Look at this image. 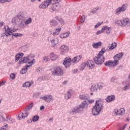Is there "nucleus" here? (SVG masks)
<instances>
[{
  "mask_svg": "<svg viewBox=\"0 0 130 130\" xmlns=\"http://www.w3.org/2000/svg\"><path fill=\"white\" fill-rule=\"evenodd\" d=\"M86 108H88V103L86 101H84L80 105L71 110L70 112V114L74 115V114H77V113H81Z\"/></svg>",
  "mask_w": 130,
  "mask_h": 130,
  "instance_id": "1",
  "label": "nucleus"
},
{
  "mask_svg": "<svg viewBox=\"0 0 130 130\" xmlns=\"http://www.w3.org/2000/svg\"><path fill=\"white\" fill-rule=\"evenodd\" d=\"M105 52H106V50L105 48H103L98 53L97 56L93 57V61L96 64H103L105 60V58L104 57L103 54L105 53Z\"/></svg>",
  "mask_w": 130,
  "mask_h": 130,
  "instance_id": "2",
  "label": "nucleus"
},
{
  "mask_svg": "<svg viewBox=\"0 0 130 130\" xmlns=\"http://www.w3.org/2000/svg\"><path fill=\"white\" fill-rule=\"evenodd\" d=\"M81 58L82 56L81 55L74 57L72 59L71 58L66 57L64 59L63 64L65 68H66V69H68V68H70V67H71V61L73 63H77V62H79V61L81 60Z\"/></svg>",
  "mask_w": 130,
  "mask_h": 130,
  "instance_id": "3",
  "label": "nucleus"
},
{
  "mask_svg": "<svg viewBox=\"0 0 130 130\" xmlns=\"http://www.w3.org/2000/svg\"><path fill=\"white\" fill-rule=\"evenodd\" d=\"M99 102H100V101L97 100L95 102V106L92 108V113L94 116L100 114L101 110L103 109V104Z\"/></svg>",
  "mask_w": 130,
  "mask_h": 130,
  "instance_id": "4",
  "label": "nucleus"
},
{
  "mask_svg": "<svg viewBox=\"0 0 130 130\" xmlns=\"http://www.w3.org/2000/svg\"><path fill=\"white\" fill-rule=\"evenodd\" d=\"M24 21L25 17L21 15H19L12 19V23L13 24H19L20 28H25V24H24Z\"/></svg>",
  "mask_w": 130,
  "mask_h": 130,
  "instance_id": "5",
  "label": "nucleus"
},
{
  "mask_svg": "<svg viewBox=\"0 0 130 130\" xmlns=\"http://www.w3.org/2000/svg\"><path fill=\"white\" fill-rule=\"evenodd\" d=\"M52 73L54 76H62L63 75L62 69L59 67L54 68Z\"/></svg>",
  "mask_w": 130,
  "mask_h": 130,
  "instance_id": "6",
  "label": "nucleus"
},
{
  "mask_svg": "<svg viewBox=\"0 0 130 130\" xmlns=\"http://www.w3.org/2000/svg\"><path fill=\"white\" fill-rule=\"evenodd\" d=\"M126 9H127V4H124L116 9L115 14V15H120L121 13L125 12Z\"/></svg>",
  "mask_w": 130,
  "mask_h": 130,
  "instance_id": "7",
  "label": "nucleus"
},
{
  "mask_svg": "<svg viewBox=\"0 0 130 130\" xmlns=\"http://www.w3.org/2000/svg\"><path fill=\"white\" fill-rule=\"evenodd\" d=\"M51 4V0H46L45 1L42 2L41 4L39 5V8L43 9H47Z\"/></svg>",
  "mask_w": 130,
  "mask_h": 130,
  "instance_id": "8",
  "label": "nucleus"
},
{
  "mask_svg": "<svg viewBox=\"0 0 130 130\" xmlns=\"http://www.w3.org/2000/svg\"><path fill=\"white\" fill-rule=\"evenodd\" d=\"M4 29L5 30V36H7V37H8V36H12V37H13V32H16L17 30L16 29H10V28L9 27V26H6L4 27Z\"/></svg>",
  "mask_w": 130,
  "mask_h": 130,
  "instance_id": "9",
  "label": "nucleus"
},
{
  "mask_svg": "<svg viewBox=\"0 0 130 130\" xmlns=\"http://www.w3.org/2000/svg\"><path fill=\"white\" fill-rule=\"evenodd\" d=\"M104 64L106 67H109L110 68H112V67H115V66L118 64V60H115L114 61H107L104 62Z\"/></svg>",
  "mask_w": 130,
  "mask_h": 130,
  "instance_id": "10",
  "label": "nucleus"
},
{
  "mask_svg": "<svg viewBox=\"0 0 130 130\" xmlns=\"http://www.w3.org/2000/svg\"><path fill=\"white\" fill-rule=\"evenodd\" d=\"M40 99H42V100H44V101H46V102H47V103H50L51 101L53 100V98L51 94H49L44 95L43 96L41 97Z\"/></svg>",
  "mask_w": 130,
  "mask_h": 130,
  "instance_id": "11",
  "label": "nucleus"
},
{
  "mask_svg": "<svg viewBox=\"0 0 130 130\" xmlns=\"http://www.w3.org/2000/svg\"><path fill=\"white\" fill-rule=\"evenodd\" d=\"M51 9L52 12L58 11L59 9H60V4H59V3L52 4Z\"/></svg>",
  "mask_w": 130,
  "mask_h": 130,
  "instance_id": "12",
  "label": "nucleus"
},
{
  "mask_svg": "<svg viewBox=\"0 0 130 130\" xmlns=\"http://www.w3.org/2000/svg\"><path fill=\"white\" fill-rule=\"evenodd\" d=\"M85 65L86 66L87 68H88V69L90 70L95 68V63L92 60H88L85 62Z\"/></svg>",
  "mask_w": 130,
  "mask_h": 130,
  "instance_id": "13",
  "label": "nucleus"
},
{
  "mask_svg": "<svg viewBox=\"0 0 130 130\" xmlns=\"http://www.w3.org/2000/svg\"><path fill=\"white\" fill-rule=\"evenodd\" d=\"M27 57L28 59V61L31 60L30 61L28 62V63H29V64L30 63H35V60L34 59V55L30 54L29 55H28Z\"/></svg>",
  "mask_w": 130,
  "mask_h": 130,
  "instance_id": "14",
  "label": "nucleus"
},
{
  "mask_svg": "<svg viewBox=\"0 0 130 130\" xmlns=\"http://www.w3.org/2000/svg\"><path fill=\"white\" fill-rule=\"evenodd\" d=\"M114 100H115V96L114 95H109L106 99V101L108 103H110V102H112V101H114Z\"/></svg>",
  "mask_w": 130,
  "mask_h": 130,
  "instance_id": "15",
  "label": "nucleus"
},
{
  "mask_svg": "<svg viewBox=\"0 0 130 130\" xmlns=\"http://www.w3.org/2000/svg\"><path fill=\"white\" fill-rule=\"evenodd\" d=\"M122 20V27H125L126 25L130 24L129 19L128 18H123Z\"/></svg>",
  "mask_w": 130,
  "mask_h": 130,
  "instance_id": "16",
  "label": "nucleus"
},
{
  "mask_svg": "<svg viewBox=\"0 0 130 130\" xmlns=\"http://www.w3.org/2000/svg\"><path fill=\"white\" fill-rule=\"evenodd\" d=\"M29 67H32V64L30 65H26L23 68H22L20 71V74L22 75H24V74H26L27 73V70H28V68Z\"/></svg>",
  "mask_w": 130,
  "mask_h": 130,
  "instance_id": "17",
  "label": "nucleus"
},
{
  "mask_svg": "<svg viewBox=\"0 0 130 130\" xmlns=\"http://www.w3.org/2000/svg\"><path fill=\"white\" fill-rule=\"evenodd\" d=\"M49 24L51 27H56L58 25V22L54 19H52L50 20Z\"/></svg>",
  "mask_w": 130,
  "mask_h": 130,
  "instance_id": "18",
  "label": "nucleus"
},
{
  "mask_svg": "<svg viewBox=\"0 0 130 130\" xmlns=\"http://www.w3.org/2000/svg\"><path fill=\"white\" fill-rule=\"evenodd\" d=\"M29 61L27 57L22 58L21 60H20L18 62V64H22L23 63H26Z\"/></svg>",
  "mask_w": 130,
  "mask_h": 130,
  "instance_id": "19",
  "label": "nucleus"
},
{
  "mask_svg": "<svg viewBox=\"0 0 130 130\" xmlns=\"http://www.w3.org/2000/svg\"><path fill=\"white\" fill-rule=\"evenodd\" d=\"M72 97V90H69L65 94L64 98L65 99H70Z\"/></svg>",
  "mask_w": 130,
  "mask_h": 130,
  "instance_id": "20",
  "label": "nucleus"
},
{
  "mask_svg": "<svg viewBox=\"0 0 130 130\" xmlns=\"http://www.w3.org/2000/svg\"><path fill=\"white\" fill-rule=\"evenodd\" d=\"M22 56H24V53H19L17 54L15 56V61H18V60L22 58Z\"/></svg>",
  "mask_w": 130,
  "mask_h": 130,
  "instance_id": "21",
  "label": "nucleus"
},
{
  "mask_svg": "<svg viewBox=\"0 0 130 130\" xmlns=\"http://www.w3.org/2000/svg\"><path fill=\"white\" fill-rule=\"evenodd\" d=\"M123 56V54L122 53L117 54L116 55L114 56V59H115V60H118H118L120 58H121V57H122Z\"/></svg>",
  "mask_w": 130,
  "mask_h": 130,
  "instance_id": "22",
  "label": "nucleus"
},
{
  "mask_svg": "<svg viewBox=\"0 0 130 130\" xmlns=\"http://www.w3.org/2000/svg\"><path fill=\"white\" fill-rule=\"evenodd\" d=\"M102 45V43L101 42H99L98 43H93L92 45V46L93 48H98L99 46H101Z\"/></svg>",
  "mask_w": 130,
  "mask_h": 130,
  "instance_id": "23",
  "label": "nucleus"
},
{
  "mask_svg": "<svg viewBox=\"0 0 130 130\" xmlns=\"http://www.w3.org/2000/svg\"><path fill=\"white\" fill-rule=\"evenodd\" d=\"M88 97L87 94H80L79 95V99L81 100H88Z\"/></svg>",
  "mask_w": 130,
  "mask_h": 130,
  "instance_id": "24",
  "label": "nucleus"
},
{
  "mask_svg": "<svg viewBox=\"0 0 130 130\" xmlns=\"http://www.w3.org/2000/svg\"><path fill=\"white\" fill-rule=\"evenodd\" d=\"M98 86L95 84H93L91 86L90 88V91L91 92H95L97 91Z\"/></svg>",
  "mask_w": 130,
  "mask_h": 130,
  "instance_id": "25",
  "label": "nucleus"
},
{
  "mask_svg": "<svg viewBox=\"0 0 130 130\" xmlns=\"http://www.w3.org/2000/svg\"><path fill=\"white\" fill-rule=\"evenodd\" d=\"M51 42L52 44H54V45H53V47H55L56 44H58V39H52L51 40Z\"/></svg>",
  "mask_w": 130,
  "mask_h": 130,
  "instance_id": "26",
  "label": "nucleus"
},
{
  "mask_svg": "<svg viewBox=\"0 0 130 130\" xmlns=\"http://www.w3.org/2000/svg\"><path fill=\"white\" fill-rule=\"evenodd\" d=\"M32 84H33V82L32 83L30 82H26L22 85V87H23L24 88H25V87H30L31 85H32Z\"/></svg>",
  "mask_w": 130,
  "mask_h": 130,
  "instance_id": "27",
  "label": "nucleus"
},
{
  "mask_svg": "<svg viewBox=\"0 0 130 130\" xmlns=\"http://www.w3.org/2000/svg\"><path fill=\"white\" fill-rule=\"evenodd\" d=\"M116 46H117V44H116V43H115V42L112 43L111 44V45L109 47V49L110 50H112V49H114V48H115V47H116Z\"/></svg>",
  "mask_w": 130,
  "mask_h": 130,
  "instance_id": "28",
  "label": "nucleus"
},
{
  "mask_svg": "<svg viewBox=\"0 0 130 130\" xmlns=\"http://www.w3.org/2000/svg\"><path fill=\"white\" fill-rule=\"evenodd\" d=\"M55 19L62 25L64 24V21L63 20V19H62V18H60L57 16V17H55Z\"/></svg>",
  "mask_w": 130,
  "mask_h": 130,
  "instance_id": "29",
  "label": "nucleus"
},
{
  "mask_svg": "<svg viewBox=\"0 0 130 130\" xmlns=\"http://www.w3.org/2000/svg\"><path fill=\"white\" fill-rule=\"evenodd\" d=\"M39 118L40 117L38 115H36L32 117V120L34 122H36V121H38V120H39Z\"/></svg>",
  "mask_w": 130,
  "mask_h": 130,
  "instance_id": "30",
  "label": "nucleus"
},
{
  "mask_svg": "<svg viewBox=\"0 0 130 130\" xmlns=\"http://www.w3.org/2000/svg\"><path fill=\"white\" fill-rule=\"evenodd\" d=\"M50 56H45L43 57V61L44 62H47V61H49V60H50Z\"/></svg>",
  "mask_w": 130,
  "mask_h": 130,
  "instance_id": "31",
  "label": "nucleus"
},
{
  "mask_svg": "<svg viewBox=\"0 0 130 130\" xmlns=\"http://www.w3.org/2000/svg\"><path fill=\"white\" fill-rule=\"evenodd\" d=\"M31 22H32V19L31 18H29L25 21L24 20V24L25 23V25H28L29 24H30Z\"/></svg>",
  "mask_w": 130,
  "mask_h": 130,
  "instance_id": "32",
  "label": "nucleus"
},
{
  "mask_svg": "<svg viewBox=\"0 0 130 130\" xmlns=\"http://www.w3.org/2000/svg\"><path fill=\"white\" fill-rule=\"evenodd\" d=\"M60 49H63V50H67V51H69V46H66L64 45L61 46Z\"/></svg>",
  "mask_w": 130,
  "mask_h": 130,
  "instance_id": "33",
  "label": "nucleus"
},
{
  "mask_svg": "<svg viewBox=\"0 0 130 130\" xmlns=\"http://www.w3.org/2000/svg\"><path fill=\"white\" fill-rule=\"evenodd\" d=\"M28 115H29V113L28 112H24V113H22L21 117L22 118H25Z\"/></svg>",
  "mask_w": 130,
  "mask_h": 130,
  "instance_id": "34",
  "label": "nucleus"
},
{
  "mask_svg": "<svg viewBox=\"0 0 130 130\" xmlns=\"http://www.w3.org/2000/svg\"><path fill=\"white\" fill-rule=\"evenodd\" d=\"M7 119H6V121H7L8 122H10V123H13V118H12L10 116H6Z\"/></svg>",
  "mask_w": 130,
  "mask_h": 130,
  "instance_id": "35",
  "label": "nucleus"
},
{
  "mask_svg": "<svg viewBox=\"0 0 130 130\" xmlns=\"http://www.w3.org/2000/svg\"><path fill=\"white\" fill-rule=\"evenodd\" d=\"M115 24H116V25H118V26H122V19L120 20H117V21H116L115 22Z\"/></svg>",
  "mask_w": 130,
  "mask_h": 130,
  "instance_id": "36",
  "label": "nucleus"
},
{
  "mask_svg": "<svg viewBox=\"0 0 130 130\" xmlns=\"http://www.w3.org/2000/svg\"><path fill=\"white\" fill-rule=\"evenodd\" d=\"M120 111V115H123L125 113V110L124 108H122L119 110Z\"/></svg>",
  "mask_w": 130,
  "mask_h": 130,
  "instance_id": "37",
  "label": "nucleus"
},
{
  "mask_svg": "<svg viewBox=\"0 0 130 130\" xmlns=\"http://www.w3.org/2000/svg\"><path fill=\"white\" fill-rule=\"evenodd\" d=\"M85 67H86V63L84 62V63H82L80 67V70L83 71L84 70V69H85Z\"/></svg>",
  "mask_w": 130,
  "mask_h": 130,
  "instance_id": "38",
  "label": "nucleus"
},
{
  "mask_svg": "<svg viewBox=\"0 0 130 130\" xmlns=\"http://www.w3.org/2000/svg\"><path fill=\"white\" fill-rule=\"evenodd\" d=\"M61 2V0H51V4H57Z\"/></svg>",
  "mask_w": 130,
  "mask_h": 130,
  "instance_id": "39",
  "label": "nucleus"
},
{
  "mask_svg": "<svg viewBox=\"0 0 130 130\" xmlns=\"http://www.w3.org/2000/svg\"><path fill=\"white\" fill-rule=\"evenodd\" d=\"M85 20V15H83L81 16V20H80L81 23L83 24V23H84Z\"/></svg>",
  "mask_w": 130,
  "mask_h": 130,
  "instance_id": "40",
  "label": "nucleus"
},
{
  "mask_svg": "<svg viewBox=\"0 0 130 130\" xmlns=\"http://www.w3.org/2000/svg\"><path fill=\"white\" fill-rule=\"evenodd\" d=\"M50 56V60H55V59H56V58H57V55H55L53 56Z\"/></svg>",
  "mask_w": 130,
  "mask_h": 130,
  "instance_id": "41",
  "label": "nucleus"
},
{
  "mask_svg": "<svg viewBox=\"0 0 130 130\" xmlns=\"http://www.w3.org/2000/svg\"><path fill=\"white\" fill-rule=\"evenodd\" d=\"M13 36H15V37H21V36H23V34L16 33V34H13Z\"/></svg>",
  "mask_w": 130,
  "mask_h": 130,
  "instance_id": "42",
  "label": "nucleus"
},
{
  "mask_svg": "<svg viewBox=\"0 0 130 130\" xmlns=\"http://www.w3.org/2000/svg\"><path fill=\"white\" fill-rule=\"evenodd\" d=\"M102 24H103V21L102 22H98V23H96V24L94 26L95 29H96V28H98V27L101 26Z\"/></svg>",
  "mask_w": 130,
  "mask_h": 130,
  "instance_id": "43",
  "label": "nucleus"
},
{
  "mask_svg": "<svg viewBox=\"0 0 130 130\" xmlns=\"http://www.w3.org/2000/svg\"><path fill=\"white\" fill-rule=\"evenodd\" d=\"M4 121H6V118L3 116H0V123L1 122H4Z\"/></svg>",
  "mask_w": 130,
  "mask_h": 130,
  "instance_id": "44",
  "label": "nucleus"
},
{
  "mask_svg": "<svg viewBox=\"0 0 130 130\" xmlns=\"http://www.w3.org/2000/svg\"><path fill=\"white\" fill-rule=\"evenodd\" d=\"M120 111L119 110L116 109L115 110V115H120Z\"/></svg>",
  "mask_w": 130,
  "mask_h": 130,
  "instance_id": "45",
  "label": "nucleus"
},
{
  "mask_svg": "<svg viewBox=\"0 0 130 130\" xmlns=\"http://www.w3.org/2000/svg\"><path fill=\"white\" fill-rule=\"evenodd\" d=\"M36 72L38 74H40L42 72V69L39 68V69L36 70Z\"/></svg>",
  "mask_w": 130,
  "mask_h": 130,
  "instance_id": "46",
  "label": "nucleus"
},
{
  "mask_svg": "<svg viewBox=\"0 0 130 130\" xmlns=\"http://www.w3.org/2000/svg\"><path fill=\"white\" fill-rule=\"evenodd\" d=\"M7 126H8V124H6L4 126H3L2 127H1L0 130H7Z\"/></svg>",
  "mask_w": 130,
  "mask_h": 130,
  "instance_id": "47",
  "label": "nucleus"
},
{
  "mask_svg": "<svg viewBox=\"0 0 130 130\" xmlns=\"http://www.w3.org/2000/svg\"><path fill=\"white\" fill-rule=\"evenodd\" d=\"M10 78L11 79H15V78H16V74L14 73H11L10 74Z\"/></svg>",
  "mask_w": 130,
  "mask_h": 130,
  "instance_id": "48",
  "label": "nucleus"
},
{
  "mask_svg": "<svg viewBox=\"0 0 130 130\" xmlns=\"http://www.w3.org/2000/svg\"><path fill=\"white\" fill-rule=\"evenodd\" d=\"M33 106H34V104H33V103H31L30 104H29L28 105V106L27 107L31 109V108H32V107H33Z\"/></svg>",
  "mask_w": 130,
  "mask_h": 130,
  "instance_id": "49",
  "label": "nucleus"
},
{
  "mask_svg": "<svg viewBox=\"0 0 130 130\" xmlns=\"http://www.w3.org/2000/svg\"><path fill=\"white\" fill-rule=\"evenodd\" d=\"M108 28V26H107V25L104 26L102 28V31H105V30H107Z\"/></svg>",
  "mask_w": 130,
  "mask_h": 130,
  "instance_id": "50",
  "label": "nucleus"
},
{
  "mask_svg": "<svg viewBox=\"0 0 130 130\" xmlns=\"http://www.w3.org/2000/svg\"><path fill=\"white\" fill-rule=\"evenodd\" d=\"M30 108H29L28 107H26L25 109L24 110V112H28L30 110Z\"/></svg>",
  "mask_w": 130,
  "mask_h": 130,
  "instance_id": "51",
  "label": "nucleus"
},
{
  "mask_svg": "<svg viewBox=\"0 0 130 130\" xmlns=\"http://www.w3.org/2000/svg\"><path fill=\"white\" fill-rule=\"evenodd\" d=\"M124 91H126V90H128L129 89V87L128 86L126 85L125 87L123 88Z\"/></svg>",
  "mask_w": 130,
  "mask_h": 130,
  "instance_id": "52",
  "label": "nucleus"
},
{
  "mask_svg": "<svg viewBox=\"0 0 130 130\" xmlns=\"http://www.w3.org/2000/svg\"><path fill=\"white\" fill-rule=\"evenodd\" d=\"M109 30H111V27H108L107 30L106 31V34H110V31Z\"/></svg>",
  "mask_w": 130,
  "mask_h": 130,
  "instance_id": "53",
  "label": "nucleus"
},
{
  "mask_svg": "<svg viewBox=\"0 0 130 130\" xmlns=\"http://www.w3.org/2000/svg\"><path fill=\"white\" fill-rule=\"evenodd\" d=\"M98 87L99 88L100 90H101V89H102V88H103V86L102 85H101V84L100 83L98 84Z\"/></svg>",
  "mask_w": 130,
  "mask_h": 130,
  "instance_id": "54",
  "label": "nucleus"
},
{
  "mask_svg": "<svg viewBox=\"0 0 130 130\" xmlns=\"http://www.w3.org/2000/svg\"><path fill=\"white\" fill-rule=\"evenodd\" d=\"M98 9L96 8H95L94 10H92L91 11V13H92V14H96V11L98 10Z\"/></svg>",
  "mask_w": 130,
  "mask_h": 130,
  "instance_id": "55",
  "label": "nucleus"
},
{
  "mask_svg": "<svg viewBox=\"0 0 130 130\" xmlns=\"http://www.w3.org/2000/svg\"><path fill=\"white\" fill-rule=\"evenodd\" d=\"M69 35H70V32H66L64 34L65 38H67V37H69Z\"/></svg>",
  "mask_w": 130,
  "mask_h": 130,
  "instance_id": "56",
  "label": "nucleus"
},
{
  "mask_svg": "<svg viewBox=\"0 0 130 130\" xmlns=\"http://www.w3.org/2000/svg\"><path fill=\"white\" fill-rule=\"evenodd\" d=\"M60 38H66L64 37V34H61L59 35Z\"/></svg>",
  "mask_w": 130,
  "mask_h": 130,
  "instance_id": "57",
  "label": "nucleus"
},
{
  "mask_svg": "<svg viewBox=\"0 0 130 130\" xmlns=\"http://www.w3.org/2000/svg\"><path fill=\"white\" fill-rule=\"evenodd\" d=\"M5 84H6V81H2V82H0V87L4 86Z\"/></svg>",
  "mask_w": 130,
  "mask_h": 130,
  "instance_id": "58",
  "label": "nucleus"
},
{
  "mask_svg": "<svg viewBox=\"0 0 130 130\" xmlns=\"http://www.w3.org/2000/svg\"><path fill=\"white\" fill-rule=\"evenodd\" d=\"M55 31H57V32L58 33V34H59V32L61 31V28H57L56 29Z\"/></svg>",
  "mask_w": 130,
  "mask_h": 130,
  "instance_id": "59",
  "label": "nucleus"
},
{
  "mask_svg": "<svg viewBox=\"0 0 130 130\" xmlns=\"http://www.w3.org/2000/svg\"><path fill=\"white\" fill-rule=\"evenodd\" d=\"M88 101L90 104H92V103H94V100H89Z\"/></svg>",
  "mask_w": 130,
  "mask_h": 130,
  "instance_id": "60",
  "label": "nucleus"
},
{
  "mask_svg": "<svg viewBox=\"0 0 130 130\" xmlns=\"http://www.w3.org/2000/svg\"><path fill=\"white\" fill-rule=\"evenodd\" d=\"M115 80H116V78L115 77H112L111 79V81L115 82Z\"/></svg>",
  "mask_w": 130,
  "mask_h": 130,
  "instance_id": "61",
  "label": "nucleus"
},
{
  "mask_svg": "<svg viewBox=\"0 0 130 130\" xmlns=\"http://www.w3.org/2000/svg\"><path fill=\"white\" fill-rule=\"evenodd\" d=\"M102 33V30H99L96 32V35H99V34H101Z\"/></svg>",
  "mask_w": 130,
  "mask_h": 130,
  "instance_id": "62",
  "label": "nucleus"
},
{
  "mask_svg": "<svg viewBox=\"0 0 130 130\" xmlns=\"http://www.w3.org/2000/svg\"><path fill=\"white\" fill-rule=\"evenodd\" d=\"M60 54H61L62 55H63V54H66V51L63 50L61 51Z\"/></svg>",
  "mask_w": 130,
  "mask_h": 130,
  "instance_id": "63",
  "label": "nucleus"
},
{
  "mask_svg": "<svg viewBox=\"0 0 130 130\" xmlns=\"http://www.w3.org/2000/svg\"><path fill=\"white\" fill-rule=\"evenodd\" d=\"M7 2V0H0L1 4H5Z\"/></svg>",
  "mask_w": 130,
  "mask_h": 130,
  "instance_id": "64",
  "label": "nucleus"
}]
</instances>
